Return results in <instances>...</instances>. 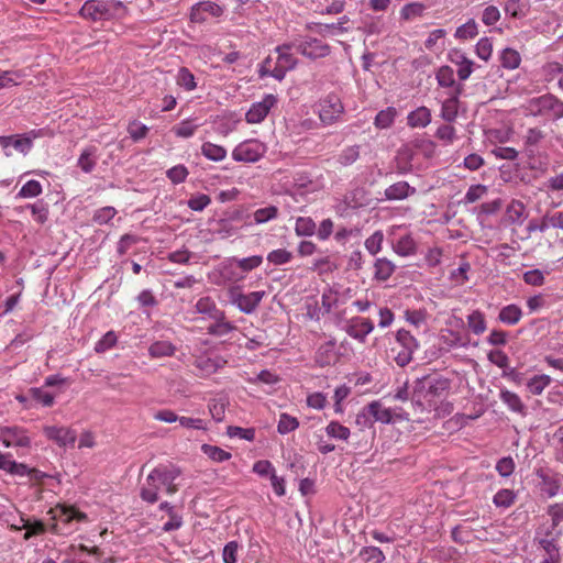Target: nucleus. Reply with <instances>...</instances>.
Returning <instances> with one entry per match:
<instances>
[{"label":"nucleus","instance_id":"nucleus-1","mask_svg":"<svg viewBox=\"0 0 563 563\" xmlns=\"http://www.w3.org/2000/svg\"><path fill=\"white\" fill-rule=\"evenodd\" d=\"M521 109L527 117H541L553 122L563 119V100L550 92L527 100Z\"/></svg>","mask_w":563,"mask_h":563},{"label":"nucleus","instance_id":"nucleus-2","mask_svg":"<svg viewBox=\"0 0 563 563\" xmlns=\"http://www.w3.org/2000/svg\"><path fill=\"white\" fill-rule=\"evenodd\" d=\"M451 380L441 375H427L416 382L413 396L418 401H426L428 406L437 405L438 399L446 396Z\"/></svg>","mask_w":563,"mask_h":563},{"label":"nucleus","instance_id":"nucleus-3","mask_svg":"<svg viewBox=\"0 0 563 563\" xmlns=\"http://www.w3.org/2000/svg\"><path fill=\"white\" fill-rule=\"evenodd\" d=\"M123 8V3L117 0H88L79 14L85 20L97 22L113 18Z\"/></svg>","mask_w":563,"mask_h":563},{"label":"nucleus","instance_id":"nucleus-4","mask_svg":"<svg viewBox=\"0 0 563 563\" xmlns=\"http://www.w3.org/2000/svg\"><path fill=\"white\" fill-rule=\"evenodd\" d=\"M397 345L391 347L394 361L400 367L408 365L413 357V353L419 347L418 340L406 329H399L396 332Z\"/></svg>","mask_w":563,"mask_h":563},{"label":"nucleus","instance_id":"nucleus-5","mask_svg":"<svg viewBox=\"0 0 563 563\" xmlns=\"http://www.w3.org/2000/svg\"><path fill=\"white\" fill-rule=\"evenodd\" d=\"M229 300L232 305L245 313L252 314L255 312L262 300L266 297V291L256 290L244 294L240 286H232L228 290Z\"/></svg>","mask_w":563,"mask_h":563},{"label":"nucleus","instance_id":"nucleus-6","mask_svg":"<svg viewBox=\"0 0 563 563\" xmlns=\"http://www.w3.org/2000/svg\"><path fill=\"white\" fill-rule=\"evenodd\" d=\"M265 154V146L257 140H247L238 144L232 151L235 162L255 163Z\"/></svg>","mask_w":563,"mask_h":563},{"label":"nucleus","instance_id":"nucleus-7","mask_svg":"<svg viewBox=\"0 0 563 563\" xmlns=\"http://www.w3.org/2000/svg\"><path fill=\"white\" fill-rule=\"evenodd\" d=\"M344 107L334 93L328 95L319 103V118L323 124L331 125L335 123L343 114Z\"/></svg>","mask_w":563,"mask_h":563},{"label":"nucleus","instance_id":"nucleus-8","mask_svg":"<svg viewBox=\"0 0 563 563\" xmlns=\"http://www.w3.org/2000/svg\"><path fill=\"white\" fill-rule=\"evenodd\" d=\"M179 474L180 468L173 464L159 465L150 473L147 481L152 485H155V483L164 485L166 486L168 494H174L177 492V485L174 484V481L179 476Z\"/></svg>","mask_w":563,"mask_h":563},{"label":"nucleus","instance_id":"nucleus-9","mask_svg":"<svg viewBox=\"0 0 563 563\" xmlns=\"http://www.w3.org/2000/svg\"><path fill=\"white\" fill-rule=\"evenodd\" d=\"M277 97L273 93H267L264 98L254 102L245 114V121L250 124H258L263 122L271 110L277 104Z\"/></svg>","mask_w":563,"mask_h":563},{"label":"nucleus","instance_id":"nucleus-10","mask_svg":"<svg viewBox=\"0 0 563 563\" xmlns=\"http://www.w3.org/2000/svg\"><path fill=\"white\" fill-rule=\"evenodd\" d=\"M292 47H295V44H283L275 48L278 56L275 62L274 78L279 81L283 80L286 73L294 69L297 64L296 57L290 53Z\"/></svg>","mask_w":563,"mask_h":563},{"label":"nucleus","instance_id":"nucleus-11","mask_svg":"<svg viewBox=\"0 0 563 563\" xmlns=\"http://www.w3.org/2000/svg\"><path fill=\"white\" fill-rule=\"evenodd\" d=\"M44 435L56 443L58 446L74 445L77 439V432L69 427L64 426H45L43 428Z\"/></svg>","mask_w":563,"mask_h":563},{"label":"nucleus","instance_id":"nucleus-12","mask_svg":"<svg viewBox=\"0 0 563 563\" xmlns=\"http://www.w3.org/2000/svg\"><path fill=\"white\" fill-rule=\"evenodd\" d=\"M295 48L301 55L316 59L322 58L330 54V46L321 40L309 37L295 44Z\"/></svg>","mask_w":563,"mask_h":563},{"label":"nucleus","instance_id":"nucleus-13","mask_svg":"<svg viewBox=\"0 0 563 563\" xmlns=\"http://www.w3.org/2000/svg\"><path fill=\"white\" fill-rule=\"evenodd\" d=\"M367 416L373 417L374 421L382 423H390L394 420V417H399L394 413L389 408L383 406V404L378 400H374L369 402L364 409L362 413H358L356 417V422L361 423V419H366Z\"/></svg>","mask_w":563,"mask_h":563},{"label":"nucleus","instance_id":"nucleus-14","mask_svg":"<svg viewBox=\"0 0 563 563\" xmlns=\"http://www.w3.org/2000/svg\"><path fill=\"white\" fill-rule=\"evenodd\" d=\"M223 8L213 1H202L191 8L190 20L194 23H203L210 18H219Z\"/></svg>","mask_w":563,"mask_h":563},{"label":"nucleus","instance_id":"nucleus-15","mask_svg":"<svg viewBox=\"0 0 563 563\" xmlns=\"http://www.w3.org/2000/svg\"><path fill=\"white\" fill-rule=\"evenodd\" d=\"M536 475L538 477V486L542 494L548 497H553L558 494L560 481L553 471L540 467L537 470Z\"/></svg>","mask_w":563,"mask_h":563},{"label":"nucleus","instance_id":"nucleus-16","mask_svg":"<svg viewBox=\"0 0 563 563\" xmlns=\"http://www.w3.org/2000/svg\"><path fill=\"white\" fill-rule=\"evenodd\" d=\"M374 330V323L368 318H355L352 319L350 324L346 327V333L360 341L361 343H364L366 340V336Z\"/></svg>","mask_w":563,"mask_h":563},{"label":"nucleus","instance_id":"nucleus-17","mask_svg":"<svg viewBox=\"0 0 563 563\" xmlns=\"http://www.w3.org/2000/svg\"><path fill=\"white\" fill-rule=\"evenodd\" d=\"M314 361L321 367L334 365L339 361L335 340L321 344L316 352Z\"/></svg>","mask_w":563,"mask_h":563},{"label":"nucleus","instance_id":"nucleus-18","mask_svg":"<svg viewBox=\"0 0 563 563\" xmlns=\"http://www.w3.org/2000/svg\"><path fill=\"white\" fill-rule=\"evenodd\" d=\"M463 91V87H456L454 91L448 92L446 97L442 100L441 117L452 122L457 117L459 111V97Z\"/></svg>","mask_w":563,"mask_h":563},{"label":"nucleus","instance_id":"nucleus-19","mask_svg":"<svg viewBox=\"0 0 563 563\" xmlns=\"http://www.w3.org/2000/svg\"><path fill=\"white\" fill-rule=\"evenodd\" d=\"M2 443L7 446H29L30 439L25 432L19 428H4L1 430Z\"/></svg>","mask_w":563,"mask_h":563},{"label":"nucleus","instance_id":"nucleus-20","mask_svg":"<svg viewBox=\"0 0 563 563\" xmlns=\"http://www.w3.org/2000/svg\"><path fill=\"white\" fill-rule=\"evenodd\" d=\"M98 161V148L93 145L85 147L78 157L77 165L86 174L91 173Z\"/></svg>","mask_w":563,"mask_h":563},{"label":"nucleus","instance_id":"nucleus-21","mask_svg":"<svg viewBox=\"0 0 563 563\" xmlns=\"http://www.w3.org/2000/svg\"><path fill=\"white\" fill-rule=\"evenodd\" d=\"M413 194H416V188L407 181L395 183L385 189V197L388 200H402Z\"/></svg>","mask_w":563,"mask_h":563},{"label":"nucleus","instance_id":"nucleus-22","mask_svg":"<svg viewBox=\"0 0 563 563\" xmlns=\"http://www.w3.org/2000/svg\"><path fill=\"white\" fill-rule=\"evenodd\" d=\"M212 320L214 322L207 328L208 333L211 335L222 336L236 330V327L227 320L225 312L223 310Z\"/></svg>","mask_w":563,"mask_h":563},{"label":"nucleus","instance_id":"nucleus-23","mask_svg":"<svg viewBox=\"0 0 563 563\" xmlns=\"http://www.w3.org/2000/svg\"><path fill=\"white\" fill-rule=\"evenodd\" d=\"M451 62L457 66V77L460 80H466L473 73L475 63L461 52H454Z\"/></svg>","mask_w":563,"mask_h":563},{"label":"nucleus","instance_id":"nucleus-24","mask_svg":"<svg viewBox=\"0 0 563 563\" xmlns=\"http://www.w3.org/2000/svg\"><path fill=\"white\" fill-rule=\"evenodd\" d=\"M396 271V265L387 257H378L374 262V279L388 280Z\"/></svg>","mask_w":563,"mask_h":563},{"label":"nucleus","instance_id":"nucleus-25","mask_svg":"<svg viewBox=\"0 0 563 563\" xmlns=\"http://www.w3.org/2000/svg\"><path fill=\"white\" fill-rule=\"evenodd\" d=\"M0 470H7L12 474H27L31 478H40L43 474L36 468H29L24 464H18L14 460H0Z\"/></svg>","mask_w":563,"mask_h":563},{"label":"nucleus","instance_id":"nucleus-26","mask_svg":"<svg viewBox=\"0 0 563 563\" xmlns=\"http://www.w3.org/2000/svg\"><path fill=\"white\" fill-rule=\"evenodd\" d=\"M522 318V310L515 303L503 307L498 314V320L507 325L517 324Z\"/></svg>","mask_w":563,"mask_h":563},{"label":"nucleus","instance_id":"nucleus-27","mask_svg":"<svg viewBox=\"0 0 563 563\" xmlns=\"http://www.w3.org/2000/svg\"><path fill=\"white\" fill-rule=\"evenodd\" d=\"M431 122V112L427 107H419L407 117L410 128H426Z\"/></svg>","mask_w":563,"mask_h":563},{"label":"nucleus","instance_id":"nucleus-28","mask_svg":"<svg viewBox=\"0 0 563 563\" xmlns=\"http://www.w3.org/2000/svg\"><path fill=\"white\" fill-rule=\"evenodd\" d=\"M393 250L402 257L411 256L417 252V243L410 234H406L393 244Z\"/></svg>","mask_w":563,"mask_h":563},{"label":"nucleus","instance_id":"nucleus-29","mask_svg":"<svg viewBox=\"0 0 563 563\" xmlns=\"http://www.w3.org/2000/svg\"><path fill=\"white\" fill-rule=\"evenodd\" d=\"M427 7L422 2H409L402 5L399 15L400 20L405 22L413 21L417 18H421L424 14Z\"/></svg>","mask_w":563,"mask_h":563},{"label":"nucleus","instance_id":"nucleus-30","mask_svg":"<svg viewBox=\"0 0 563 563\" xmlns=\"http://www.w3.org/2000/svg\"><path fill=\"white\" fill-rule=\"evenodd\" d=\"M435 78L439 86L449 89L448 92L454 91L456 87H462L455 82L454 71L450 66H441L437 71Z\"/></svg>","mask_w":563,"mask_h":563},{"label":"nucleus","instance_id":"nucleus-31","mask_svg":"<svg viewBox=\"0 0 563 563\" xmlns=\"http://www.w3.org/2000/svg\"><path fill=\"white\" fill-rule=\"evenodd\" d=\"M499 60L503 68L515 70L521 64V55L518 51L507 47L500 52Z\"/></svg>","mask_w":563,"mask_h":563},{"label":"nucleus","instance_id":"nucleus-32","mask_svg":"<svg viewBox=\"0 0 563 563\" xmlns=\"http://www.w3.org/2000/svg\"><path fill=\"white\" fill-rule=\"evenodd\" d=\"M176 346L169 341H155L148 347V354L152 358L173 356Z\"/></svg>","mask_w":563,"mask_h":563},{"label":"nucleus","instance_id":"nucleus-33","mask_svg":"<svg viewBox=\"0 0 563 563\" xmlns=\"http://www.w3.org/2000/svg\"><path fill=\"white\" fill-rule=\"evenodd\" d=\"M397 115L398 111L395 107H387L376 114L374 125L379 130L388 129L393 125Z\"/></svg>","mask_w":563,"mask_h":563},{"label":"nucleus","instance_id":"nucleus-34","mask_svg":"<svg viewBox=\"0 0 563 563\" xmlns=\"http://www.w3.org/2000/svg\"><path fill=\"white\" fill-rule=\"evenodd\" d=\"M467 325L474 334H483L487 329L485 314L481 310H474L467 316Z\"/></svg>","mask_w":563,"mask_h":563},{"label":"nucleus","instance_id":"nucleus-35","mask_svg":"<svg viewBox=\"0 0 563 563\" xmlns=\"http://www.w3.org/2000/svg\"><path fill=\"white\" fill-rule=\"evenodd\" d=\"M201 154L212 162H221L227 157V150L221 145L205 142L201 145Z\"/></svg>","mask_w":563,"mask_h":563},{"label":"nucleus","instance_id":"nucleus-36","mask_svg":"<svg viewBox=\"0 0 563 563\" xmlns=\"http://www.w3.org/2000/svg\"><path fill=\"white\" fill-rule=\"evenodd\" d=\"M23 209H30L34 220L40 224H44L48 220V206L42 200L26 205L25 207L16 208L19 211Z\"/></svg>","mask_w":563,"mask_h":563},{"label":"nucleus","instance_id":"nucleus-37","mask_svg":"<svg viewBox=\"0 0 563 563\" xmlns=\"http://www.w3.org/2000/svg\"><path fill=\"white\" fill-rule=\"evenodd\" d=\"M195 309L198 313L207 314L210 319H213L222 311L210 297L199 298L195 305Z\"/></svg>","mask_w":563,"mask_h":563},{"label":"nucleus","instance_id":"nucleus-38","mask_svg":"<svg viewBox=\"0 0 563 563\" xmlns=\"http://www.w3.org/2000/svg\"><path fill=\"white\" fill-rule=\"evenodd\" d=\"M316 222L310 217H298L295 223V232L298 236H311L316 233Z\"/></svg>","mask_w":563,"mask_h":563},{"label":"nucleus","instance_id":"nucleus-39","mask_svg":"<svg viewBox=\"0 0 563 563\" xmlns=\"http://www.w3.org/2000/svg\"><path fill=\"white\" fill-rule=\"evenodd\" d=\"M478 34V25L474 19H470L466 23L459 26L454 36L461 41H467L476 37Z\"/></svg>","mask_w":563,"mask_h":563},{"label":"nucleus","instance_id":"nucleus-40","mask_svg":"<svg viewBox=\"0 0 563 563\" xmlns=\"http://www.w3.org/2000/svg\"><path fill=\"white\" fill-rule=\"evenodd\" d=\"M551 382L552 379L549 375H536L528 380L527 387L532 395H541Z\"/></svg>","mask_w":563,"mask_h":563},{"label":"nucleus","instance_id":"nucleus-41","mask_svg":"<svg viewBox=\"0 0 563 563\" xmlns=\"http://www.w3.org/2000/svg\"><path fill=\"white\" fill-rule=\"evenodd\" d=\"M229 401L225 397L214 398L209 402V411L212 418L221 422L225 418V410Z\"/></svg>","mask_w":563,"mask_h":563},{"label":"nucleus","instance_id":"nucleus-42","mask_svg":"<svg viewBox=\"0 0 563 563\" xmlns=\"http://www.w3.org/2000/svg\"><path fill=\"white\" fill-rule=\"evenodd\" d=\"M168 508L169 520L163 526L165 532L178 530L183 526V518L174 511V507L169 503L164 501L159 505V509Z\"/></svg>","mask_w":563,"mask_h":563},{"label":"nucleus","instance_id":"nucleus-43","mask_svg":"<svg viewBox=\"0 0 563 563\" xmlns=\"http://www.w3.org/2000/svg\"><path fill=\"white\" fill-rule=\"evenodd\" d=\"M23 522L22 527H15L16 530L25 529L24 540H29L33 536L43 534L46 530L45 525L41 520H35L34 522H30L29 520L21 519Z\"/></svg>","mask_w":563,"mask_h":563},{"label":"nucleus","instance_id":"nucleus-44","mask_svg":"<svg viewBox=\"0 0 563 563\" xmlns=\"http://www.w3.org/2000/svg\"><path fill=\"white\" fill-rule=\"evenodd\" d=\"M500 399L504 404L508 406V408L515 412H522L525 406L520 399V397L510 390H501Z\"/></svg>","mask_w":563,"mask_h":563},{"label":"nucleus","instance_id":"nucleus-45","mask_svg":"<svg viewBox=\"0 0 563 563\" xmlns=\"http://www.w3.org/2000/svg\"><path fill=\"white\" fill-rule=\"evenodd\" d=\"M278 217V208L275 206H268L260 208L254 211L253 219L256 224L266 223Z\"/></svg>","mask_w":563,"mask_h":563},{"label":"nucleus","instance_id":"nucleus-46","mask_svg":"<svg viewBox=\"0 0 563 563\" xmlns=\"http://www.w3.org/2000/svg\"><path fill=\"white\" fill-rule=\"evenodd\" d=\"M383 242H384V234L380 230L378 231H375L372 235H369L365 242H364V245H365V249L367 250V252L375 256L376 254H378L382 249H383Z\"/></svg>","mask_w":563,"mask_h":563},{"label":"nucleus","instance_id":"nucleus-47","mask_svg":"<svg viewBox=\"0 0 563 563\" xmlns=\"http://www.w3.org/2000/svg\"><path fill=\"white\" fill-rule=\"evenodd\" d=\"M2 145L4 147L12 145L16 151L25 154L31 150L32 141L29 137L9 136L3 139Z\"/></svg>","mask_w":563,"mask_h":563},{"label":"nucleus","instance_id":"nucleus-48","mask_svg":"<svg viewBox=\"0 0 563 563\" xmlns=\"http://www.w3.org/2000/svg\"><path fill=\"white\" fill-rule=\"evenodd\" d=\"M43 191L42 185L37 180H29L19 190L18 198H35L38 197Z\"/></svg>","mask_w":563,"mask_h":563},{"label":"nucleus","instance_id":"nucleus-49","mask_svg":"<svg viewBox=\"0 0 563 563\" xmlns=\"http://www.w3.org/2000/svg\"><path fill=\"white\" fill-rule=\"evenodd\" d=\"M299 427V421L296 417L288 413H282L279 416L277 430L280 434H287Z\"/></svg>","mask_w":563,"mask_h":563},{"label":"nucleus","instance_id":"nucleus-50","mask_svg":"<svg viewBox=\"0 0 563 563\" xmlns=\"http://www.w3.org/2000/svg\"><path fill=\"white\" fill-rule=\"evenodd\" d=\"M198 125L194 124L191 120H184L180 123L174 125L172 128V132L177 136L181 139H188L191 137Z\"/></svg>","mask_w":563,"mask_h":563},{"label":"nucleus","instance_id":"nucleus-51","mask_svg":"<svg viewBox=\"0 0 563 563\" xmlns=\"http://www.w3.org/2000/svg\"><path fill=\"white\" fill-rule=\"evenodd\" d=\"M325 432L329 437L339 440H347L350 437V429L338 421H331L327 426Z\"/></svg>","mask_w":563,"mask_h":563},{"label":"nucleus","instance_id":"nucleus-52","mask_svg":"<svg viewBox=\"0 0 563 563\" xmlns=\"http://www.w3.org/2000/svg\"><path fill=\"white\" fill-rule=\"evenodd\" d=\"M292 260V253L285 249L273 250L267 254V261L274 265H284Z\"/></svg>","mask_w":563,"mask_h":563},{"label":"nucleus","instance_id":"nucleus-53","mask_svg":"<svg viewBox=\"0 0 563 563\" xmlns=\"http://www.w3.org/2000/svg\"><path fill=\"white\" fill-rule=\"evenodd\" d=\"M128 133L134 142H139L146 137L148 128L137 120H133L128 125Z\"/></svg>","mask_w":563,"mask_h":563},{"label":"nucleus","instance_id":"nucleus-54","mask_svg":"<svg viewBox=\"0 0 563 563\" xmlns=\"http://www.w3.org/2000/svg\"><path fill=\"white\" fill-rule=\"evenodd\" d=\"M475 52L481 59L488 62L493 55L492 40L489 37H482L475 46Z\"/></svg>","mask_w":563,"mask_h":563},{"label":"nucleus","instance_id":"nucleus-55","mask_svg":"<svg viewBox=\"0 0 563 563\" xmlns=\"http://www.w3.org/2000/svg\"><path fill=\"white\" fill-rule=\"evenodd\" d=\"M176 79L177 85L184 87L188 91L194 90L196 88L195 77L192 73L186 67L179 69Z\"/></svg>","mask_w":563,"mask_h":563},{"label":"nucleus","instance_id":"nucleus-56","mask_svg":"<svg viewBox=\"0 0 563 563\" xmlns=\"http://www.w3.org/2000/svg\"><path fill=\"white\" fill-rule=\"evenodd\" d=\"M115 208L108 206L96 210L92 220L95 223L102 225L109 223L115 217Z\"/></svg>","mask_w":563,"mask_h":563},{"label":"nucleus","instance_id":"nucleus-57","mask_svg":"<svg viewBox=\"0 0 563 563\" xmlns=\"http://www.w3.org/2000/svg\"><path fill=\"white\" fill-rule=\"evenodd\" d=\"M515 499H516V495H515V493L512 490H510V489H500L494 496V504L497 507H505V508H507V507H510L515 503Z\"/></svg>","mask_w":563,"mask_h":563},{"label":"nucleus","instance_id":"nucleus-58","mask_svg":"<svg viewBox=\"0 0 563 563\" xmlns=\"http://www.w3.org/2000/svg\"><path fill=\"white\" fill-rule=\"evenodd\" d=\"M488 191L487 186L477 184L472 185L465 194L464 200L466 203H473L482 199Z\"/></svg>","mask_w":563,"mask_h":563},{"label":"nucleus","instance_id":"nucleus-59","mask_svg":"<svg viewBox=\"0 0 563 563\" xmlns=\"http://www.w3.org/2000/svg\"><path fill=\"white\" fill-rule=\"evenodd\" d=\"M189 172L185 165H176L166 172L168 179L173 184H181L186 180Z\"/></svg>","mask_w":563,"mask_h":563},{"label":"nucleus","instance_id":"nucleus-60","mask_svg":"<svg viewBox=\"0 0 563 563\" xmlns=\"http://www.w3.org/2000/svg\"><path fill=\"white\" fill-rule=\"evenodd\" d=\"M211 203V198L206 194L191 196L187 201L188 207L192 211H202Z\"/></svg>","mask_w":563,"mask_h":563},{"label":"nucleus","instance_id":"nucleus-61","mask_svg":"<svg viewBox=\"0 0 563 563\" xmlns=\"http://www.w3.org/2000/svg\"><path fill=\"white\" fill-rule=\"evenodd\" d=\"M361 556H364L365 561L373 563H383L385 561V555L379 548L376 547H365L360 552Z\"/></svg>","mask_w":563,"mask_h":563},{"label":"nucleus","instance_id":"nucleus-62","mask_svg":"<svg viewBox=\"0 0 563 563\" xmlns=\"http://www.w3.org/2000/svg\"><path fill=\"white\" fill-rule=\"evenodd\" d=\"M118 338L113 331H108L95 346L97 353H103L117 344Z\"/></svg>","mask_w":563,"mask_h":563},{"label":"nucleus","instance_id":"nucleus-63","mask_svg":"<svg viewBox=\"0 0 563 563\" xmlns=\"http://www.w3.org/2000/svg\"><path fill=\"white\" fill-rule=\"evenodd\" d=\"M526 211V206L520 200H512L507 207V214L510 221H519Z\"/></svg>","mask_w":563,"mask_h":563},{"label":"nucleus","instance_id":"nucleus-64","mask_svg":"<svg viewBox=\"0 0 563 563\" xmlns=\"http://www.w3.org/2000/svg\"><path fill=\"white\" fill-rule=\"evenodd\" d=\"M487 358L490 363L498 366L499 368H507L509 366V357L501 350H492L487 354Z\"/></svg>","mask_w":563,"mask_h":563}]
</instances>
